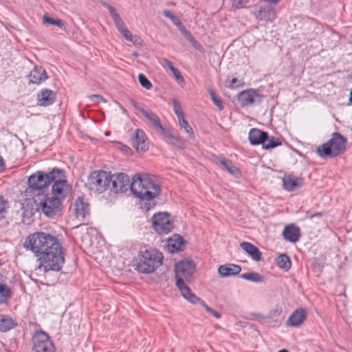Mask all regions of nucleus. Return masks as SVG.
<instances>
[{
	"instance_id": "1",
	"label": "nucleus",
	"mask_w": 352,
	"mask_h": 352,
	"mask_svg": "<svg viewBox=\"0 0 352 352\" xmlns=\"http://www.w3.org/2000/svg\"><path fill=\"white\" fill-rule=\"evenodd\" d=\"M131 189L132 193L142 201H151L158 197L161 188L146 173H139L132 178L123 173L111 175L110 190L114 193H122Z\"/></svg>"
},
{
	"instance_id": "2",
	"label": "nucleus",
	"mask_w": 352,
	"mask_h": 352,
	"mask_svg": "<svg viewBox=\"0 0 352 352\" xmlns=\"http://www.w3.org/2000/svg\"><path fill=\"white\" fill-rule=\"evenodd\" d=\"M61 173L60 169L54 168L48 173L43 171H37L31 175L28 178V187L25 190V196L32 198L47 192L48 191V186L54 179L55 174Z\"/></svg>"
},
{
	"instance_id": "3",
	"label": "nucleus",
	"mask_w": 352,
	"mask_h": 352,
	"mask_svg": "<svg viewBox=\"0 0 352 352\" xmlns=\"http://www.w3.org/2000/svg\"><path fill=\"white\" fill-rule=\"evenodd\" d=\"M64 255L61 244L59 242L55 243L49 250L38 256V265L36 270L43 272L50 270L59 271L65 262Z\"/></svg>"
},
{
	"instance_id": "4",
	"label": "nucleus",
	"mask_w": 352,
	"mask_h": 352,
	"mask_svg": "<svg viewBox=\"0 0 352 352\" xmlns=\"http://www.w3.org/2000/svg\"><path fill=\"white\" fill-rule=\"evenodd\" d=\"M163 254L155 249L140 251L134 260L135 269L142 274L153 272L162 264Z\"/></svg>"
},
{
	"instance_id": "5",
	"label": "nucleus",
	"mask_w": 352,
	"mask_h": 352,
	"mask_svg": "<svg viewBox=\"0 0 352 352\" xmlns=\"http://www.w3.org/2000/svg\"><path fill=\"white\" fill-rule=\"evenodd\" d=\"M195 270V265L188 260H182L175 266L176 286L185 299L191 296V294H194L190 287L186 285V283L190 281Z\"/></svg>"
},
{
	"instance_id": "6",
	"label": "nucleus",
	"mask_w": 352,
	"mask_h": 352,
	"mask_svg": "<svg viewBox=\"0 0 352 352\" xmlns=\"http://www.w3.org/2000/svg\"><path fill=\"white\" fill-rule=\"evenodd\" d=\"M58 241L54 236L40 232L30 234L25 239L23 246L32 251L36 256H39L57 243Z\"/></svg>"
},
{
	"instance_id": "7",
	"label": "nucleus",
	"mask_w": 352,
	"mask_h": 352,
	"mask_svg": "<svg viewBox=\"0 0 352 352\" xmlns=\"http://www.w3.org/2000/svg\"><path fill=\"white\" fill-rule=\"evenodd\" d=\"M346 142L340 133H333L327 142L317 148V153L322 157L338 156L346 151Z\"/></svg>"
},
{
	"instance_id": "8",
	"label": "nucleus",
	"mask_w": 352,
	"mask_h": 352,
	"mask_svg": "<svg viewBox=\"0 0 352 352\" xmlns=\"http://www.w3.org/2000/svg\"><path fill=\"white\" fill-rule=\"evenodd\" d=\"M38 210H41L46 216L52 217L60 210L61 202L58 197L52 194L44 192L33 199Z\"/></svg>"
},
{
	"instance_id": "9",
	"label": "nucleus",
	"mask_w": 352,
	"mask_h": 352,
	"mask_svg": "<svg viewBox=\"0 0 352 352\" xmlns=\"http://www.w3.org/2000/svg\"><path fill=\"white\" fill-rule=\"evenodd\" d=\"M111 175L103 170L93 171L88 177L87 185L95 193L101 194L110 188Z\"/></svg>"
},
{
	"instance_id": "10",
	"label": "nucleus",
	"mask_w": 352,
	"mask_h": 352,
	"mask_svg": "<svg viewBox=\"0 0 352 352\" xmlns=\"http://www.w3.org/2000/svg\"><path fill=\"white\" fill-rule=\"evenodd\" d=\"M34 352H55V347L49 335L43 331H37L32 337Z\"/></svg>"
},
{
	"instance_id": "11",
	"label": "nucleus",
	"mask_w": 352,
	"mask_h": 352,
	"mask_svg": "<svg viewBox=\"0 0 352 352\" xmlns=\"http://www.w3.org/2000/svg\"><path fill=\"white\" fill-rule=\"evenodd\" d=\"M153 227L160 234H168L173 229V222L166 212L155 214L152 218Z\"/></svg>"
},
{
	"instance_id": "12",
	"label": "nucleus",
	"mask_w": 352,
	"mask_h": 352,
	"mask_svg": "<svg viewBox=\"0 0 352 352\" xmlns=\"http://www.w3.org/2000/svg\"><path fill=\"white\" fill-rule=\"evenodd\" d=\"M60 172L61 173L54 175V179L52 182L54 184L52 188V194L60 199L65 198L70 190V186L67 180L63 179L65 176L62 169H60Z\"/></svg>"
},
{
	"instance_id": "13",
	"label": "nucleus",
	"mask_w": 352,
	"mask_h": 352,
	"mask_svg": "<svg viewBox=\"0 0 352 352\" xmlns=\"http://www.w3.org/2000/svg\"><path fill=\"white\" fill-rule=\"evenodd\" d=\"M103 5L109 10L110 14L113 18L115 25L119 32L122 35V36L124 38L129 41L130 38H131L133 34L126 27L124 22L123 21L119 14L117 12L116 10L113 6L107 3H104Z\"/></svg>"
},
{
	"instance_id": "14",
	"label": "nucleus",
	"mask_w": 352,
	"mask_h": 352,
	"mask_svg": "<svg viewBox=\"0 0 352 352\" xmlns=\"http://www.w3.org/2000/svg\"><path fill=\"white\" fill-rule=\"evenodd\" d=\"M238 100L242 107H248L259 103L262 96L254 89H247L238 94Z\"/></svg>"
},
{
	"instance_id": "15",
	"label": "nucleus",
	"mask_w": 352,
	"mask_h": 352,
	"mask_svg": "<svg viewBox=\"0 0 352 352\" xmlns=\"http://www.w3.org/2000/svg\"><path fill=\"white\" fill-rule=\"evenodd\" d=\"M131 144L138 152H145L148 150V141L145 133L141 129H136L131 136Z\"/></svg>"
},
{
	"instance_id": "16",
	"label": "nucleus",
	"mask_w": 352,
	"mask_h": 352,
	"mask_svg": "<svg viewBox=\"0 0 352 352\" xmlns=\"http://www.w3.org/2000/svg\"><path fill=\"white\" fill-rule=\"evenodd\" d=\"M70 210L74 212L77 219H82L89 214V204L85 201L83 197H78L71 206Z\"/></svg>"
},
{
	"instance_id": "17",
	"label": "nucleus",
	"mask_w": 352,
	"mask_h": 352,
	"mask_svg": "<svg viewBox=\"0 0 352 352\" xmlns=\"http://www.w3.org/2000/svg\"><path fill=\"white\" fill-rule=\"evenodd\" d=\"M283 184L285 190L294 191L304 185V180L302 177L287 175L283 178Z\"/></svg>"
},
{
	"instance_id": "18",
	"label": "nucleus",
	"mask_w": 352,
	"mask_h": 352,
	"mask_svg": "<svg viewBox=\"0 0 352 352\" xmlns=\"http://www.w3.org/2000/svg\"><path fill=\"white\" fill-rule=\"evenodd\" d=\"M307 318V311L305 309L295 310L287 319L286 324L289 327H296L300 326Z\"/></svg>"
},
{
	"instance_id": "19",
	"label": "nucleus",
	"mask_w": 352,
	"mask_h": 352,
	"mask_svg": "<svg viewBox=\"0 0 352 352\" xmlns=\"http://www.w3.org/2000/svg\"><path fill=\"white\" fill-rule=\"evenodd\" d=\"M38 104L43 107L53 104L56 100V93L51 89H45L38 94Z\"/></svg>"
},
{
	"instance_id": "20",
	"label": "nucleus",
	"mask_w": 352,
	"mask_h": 352,
	"mask_svg": "<svg viewBox=\"0 0 352 352\" xmlns=\"http://www.w3.org/2000/svg\"><path fill=\"white\" fill-rule=\"evenodd\" d=\"M283 236L287 241L296 243L300 236V228L294 224L288 225L285 227L283 231Z\"/></svg>"
},
{
	"instance_id": "21",
	"label": "nucleus",
	"mask_w": 352,
	"mask_h": 352,
	"mask_svg": "<svg viewBox=\"0 0 352 352\" xmlns=\"http://www.w3.org/2000/svg\"><path fill=\"white\" fill-rule=\"evenodd\" d=\"M255 17L258 21H273L276 18L275 10L267 6L264 8L260 7V9L254 14Z\"/></svg>"
},
{
	"instance_id": "22",
	"label": "nucleus",
	"mask_w": 352,
	"mask_h": 352,
	"mask_svg": "<svg viewBox=\"0 0 352 352\" xmlns=\"http://www.w3.org/2000/svg\"><path fill=\"white\" fill-rule=\"evenodd\" d=\"M240 247L255 261H260L262 258V254L258 248L249 242H242Z\"/></svg>"
},
{
	"instance_id": "23",
	"label": "nucleus",
	"mask_w": 352,
	"mask_h": 352,
	"mask_svg": "<svg viewBox=\"0 0 352 352\" xmlns=\"http://www.w3.org/2000/svg\"><path fill=\"white\" fill-rule=\"evenodd\" d=\"M241 268L239 265L228 263L219 267L218 272L222 277L235 276L240 273Z\"/></svg>"
},
{
	"instance_id": "24",
	"label": "nucleus",
	"mask_w": 352,
	"mask_h": 352,
	"mask_svg": "<svg viewBox=\"0 0 352 352\" xmlns=\"http://www.w3.org/2000/svg\"><path fill=\"white\" fill-rule=\"evenodd\" d=\"M47 79V74L42 67H34L29 75V82L39 84Z\"/></svg>"
},
{
	"instance_id": "25",
	"label": "nucleus",
	"mask_w": 352,
	"mask_h": 352,
	"mask_svg": "<svg viewBox=\"0 0 352 352\" xmlns=\"http://www.w3.org/2000/svg\"><path fill=\"white\" fill-rule=\"evenodd\" d=\"M267 138V133L260 129H252L248 135L250 142L252 145L262 144L263 141Z\"/></svg>"
},
{
	"instance_id": "26",
	"label": "nucleus",
	"mask_w": 352,
	"mask_h": 352,
	"mask_svg": "<svg viewBox=\"0 0 352 352\" xmlns=\"http://www.w3.org/2000/svg\"><path fill=\"white\" fill-rule=\"evenodd\" d=\"M167 248L170 252H177L184 248L182 238L177 234L173 235L167 241Z\"/></svg>"
},
{
	"instance_id": "27",
	"label": "nucleus",
	"mask_w": 352,
	"mask_h": 352,
	"mask_svg": "<svg viewBox=\"0 0 352 352\" xmlns=\"http://www.w3.org/2000/svg\"><path fill=\"white\" fill-rule=\"evenodd\" d=\"M186 300L192 304L199 303L208 313L217 319H219L221 317V315L219 312L208 306L204 300L197 297L195 294H191V296H189V298H188Z\"/></svg>"
},
{
	"instance_id": "28",
	"label": "nucleus",
	"mask_w": 352,
	"mask_h": 352,
	"mask_svg": "<svg viewBox=\"0 0 352 352\" xmlns=\"http://www.w3.org/2000/svg\"><path fill=\"white\" fill-rule=\"evenodd\" d=\"M16 322L12 317L0 315V331L6 332L16 326Z\"/></svg>"
},
{
	"instance_id": "29",
	"label": "nucleus",
	"mask_w": 352,
	"mask_h": 352,
	"mask_svg": "<svg viewBox=\"0 0 352 352\" xmlns=\"http://www.w3.org/2000/svg\"><path fill=\"white\" fill-rule=\"evenodd\" d=\"M218 160L220 164H221L230 175L235 177H239L241 176L239 169L234 166L231 161L225 158H219Z\"/></svg>"
},
{
	"instance_id": "30",
	"label": "nucleus",
	"mask_w": 352,
	"mask_h": 352,
	"mask_svg": "<svg viewBox=\"0 0 352 352\" xmlns=\"http://www.w3.org/2000/svg\"><path fill=\"white\" fill-rule=\"evenodd\" d=\"M276 263L278 267L285 272H287L291 268L292 263L290 258L285 254H280L277 257Z\"/></svg>"
},
{
	"instance_id": "31",
	"label": "nucleus",
	"mask_w": 352,
	"mask_h": 352,
	"mask_svg": "<svg viewBox=\"0 0 352 352\" xmlns=\"http://www.w3.org/2000/svg\"><path fill=\"white\" fill-rule=\"evenodd\" d=\"M12 292L10 287L3 283H0V304L7 302L11 297Z\"/></svg>"
},
{
	"instance_id": "32",
	"label": "nucleus",
	"mask_w": 352,
	"mask_h": 352,
	"mask_svg": "<svg viewBox=\"0 0 352 352\" xmlns=\"http://www.w3.org/2000/svg\"><path fill=\"white\" fill-rule=\"evenodd\" d=\"M180 129L183 130L190 139L195 138L194 131L184 117L178 119Z\"/></svg>"
},
{
	"instance_id": "33",
	"label": "nucleus",
	"mask_w": 352,
	"mask_h": 352,
	"mask_svg": "<svg viewBox=\"0 0 352 352\" xmlns=\"http://www.w3.org/2000/svg\"><path fill=\"white\" fill-rule=\"evenodd\" d=\"M240 277L244 280L254 282V283H262L264 281V278L258 272H249L243 274Z\"/></svg>"
},
{
	"instance_id": "34",
	"label": "nucleus",
	"mask_w": 352,
	"mask_h": 352,
	"mask_svg": "<svg viewBox=\"0 0 352 352\" xmlns=\"http://www.w3.org/2000/svg\"><path fill=\"white\" fill-rule=\"evenodd\" d=\"M280 145H281V142L278 138L274 136L269 137L268 135L262 143L263 148L265 149L274 148Z\"/></svg>"
},
{
	"instance_id": "35",
	"label": "nucleus",
	"mask_w": 352,
	"mask_h": 352,
	"mask_svg": "<svg viewBox=\"0 0 352 352\" xmlns=\"http://www.w3.org/2000/svg\"><path fill=\"white\" fill-rule=\"evenodd\" d=\"M142 113L158 129L161 127V122L157 116L149 111L142 110Z\"/></svg>"
},
{
	"instance_id": "36",
	"label": "nucleus",
	"mask_w": 352,
	"mask_h": 352,
	"mask_svg": "<svg viewBox=\"0 0 352 352\" xmlns=\"http://www.w3.org/2000/svg\"><path fill=\"white\" fill-rule=\"evenodd\" d=\"M43 22L45 24H50L58 26L59 28H62L63 26V23L60 19H54L47 15H44L43 18Z\"/></svg>"
},
{
	"instance_id": "37",
	"label": "nucleus",
	"mask_w": 352,
	"mask_h": 352,
	"mask_svg": "<svg viewBox=\"0 0 352 352\" xmlns=\"http://www.w3.org/2000/svg\"><path fill=\"white\" fill-rule=\"evenodd\" d=\"M163 14L164 16L170 19L173 24L178 27L179 28H180L182 26L181 21L177 17H176L172 12L169 10H164L163 12Z\"/></svg>"
},
{
	"instance_id": "38",
	"label": "nucleus",
	"mask_w": 352,
	"mask_h": 352,
	"mask_svg": "<svg viewBox=\"0 0 352 352\" xmlns=\"http://www.w3.org/2000/svg\"><path fill=\"white\" fill-rule=\"evenodd\" d=\"M168 144H170L179 148H185V142L179 135H175L173 138L170 141H168Z\"/></svg>"
},
{
	"instance_id": "39",
	"label": "nucleus",
	"mask_w": 352,
	"mask_h": 352,
	"mask_svg": "<svg viewBox=\"0 0 352 352\" xmlns=\"http://www.w3.org/2000/svg\"><path fill=\"white\" fill-rule=\"evenodd\" d=\"M138 80L141 86L147 90L151 89L153 87L152 83L147 79V78L143 74H140L138 75Z\"/></svg>"
},
{
	"instance_id": "40",
	"label": "nucleus",
	"mask_w": 352,
	"mask_h": 352,
	"mask_svg": "<svg viewBox=\"0 0 352 352\" xmlns=\"http://www.w3.org/2000/svg\"><path fill=\"white\" fill-rule=\"evenodd\" d=\"M172 102L173 104V111L176 114L178 119H180L184 117V113L182 111V107L179 103V102L176 99H173Z\"/></svg>"
},
{
	"instance_id": "41",
	"label": "nucleus",
	"mask_w": 352,
	"mask_h": 352,
	"mask_svg": "<svg viewBox=\"0 0 352 352\" xmlns=\"http://www.w3.org/2000/svg\"><path fill=\"white\" fill-rule=\"evenodd\" d=\"M157 129L160 131V132L164 135V136L166 138V141H170L172 140L175 135L173 133L172 130L170 129H165L161 124V127H159Z\"/></svg>"
},
{
	"instance_id": "42",
	"label": "nucleus",
	"mask_w": 352,
	"mask_h": 352,
	"mask_svg": "<svg viewBox=\"0 0 352 352\" xmlns=\"http://www.w3.org/2000/svg\"><path fill=\"white\" fill-rule=\"evenodd\" d=\"M282 307L280 305H276L275 307L270 311L269 318H273L280 316L282 314Z\"/></svg>"
},
{
	"instance_id": "43",
	"label": "nucleus",
	"mask_w": 352,
	"mask_h": 352,
	"mask_svg": "<svg viewBox=\"0 0 352 352\" xmlns=\"http://www.w3.org/2000/svg\"><path fill=\"white\" fill-rule=\"evenodd\" d=\"M171 72L179 83L185 82L184 77L182 76L180 72L177 68L175 67Z\"/></svg>"
},
{
	"instance_id": "44",
	"label": "nucleus",
	"mask_w": 352,
	"mask_h": 352,
	"mask_svg": "<svg viewBox=\"0 0 352 352\" xmlns=\"http://www.w3.org/2000/svg\"><path fill=\"white\" fill-rule=\"evenodd\" d=\"M7 204V201L4 200L2 197H0V219L3 217V214L6 212Z\"/></svg>"
},
{
	"instance_id": "45",
	"label": "nucleus",
	"mask_w": 352,
	"mask_h": 352,
	"mask_svg": "<svg viewBox=\"0 0 352 352\" xmlns=\"http://www.w3.org/2000/svg\"><path fill=\"white\" fill-rule=\"evenodd\" d=\"M248 3V0H232V6L236 8L244 7Z\"/></svg>"
},
{
	"instance_id": "46",
	"label": "nucleus",
	"mask_w": 352,
	"mask_h": 352,
	"mask_svg": "<svg viewBox=\"0 0 352 352\" xmlns=\"http://www.w3.org/2000/svg\"><path fill=\"white\" fill-rule=\"evenodd\" d=\"M134 45L140 47L142 45V40L137 35H133L129 40Z\"/></svg>"
},
{
	"instance_id": "47",
	"label": "nucleus",
	"mask_w": 352,
	"mask_h": 352,
	"mask_svg": "<svg viewBox=\"0 0 352 352\" xmlns=\"http://www.w3.org/2000/svg\"><path fill=\"white\" fill-rule=\"evenodd\" d=\"M161 64L163 67L168 68L170 71L175 68L173 63L166 58H163L161 61Z\"/></svg>"
},
{
	"instance_id": "48",
	"label": "nucleus",
	"mask_w": 352,
	"mask_h": 352,
	"mask_svg": "<svg viewBox=\"0 0 352 352\" xmlns=\"http://www.w3.org/2000/svg\"><path fill=\"white\" fill-rule=\"evenodd\" d=\"M179 30H181L182 34L187 41H189L190 39H191V37L193 36L191 34V33L189 31H188L183 25L179 28Z\"/></svg>"
},
{
	"instance_id": "49",
	"label": "nucleus",
	"mask_w": 352,
	"mask_h": 352,
	"mask_svg": "<svg viewBox=\"0 0 352 352\" xmlns=\"http://www.w3.org/2000/svg\"><path fill=\"white\" fill-rule=\"evenodd\" d=\"M213 103L217 106L219 111H222L223 109V105L219 97H216L213 100Z\"/></svg>"
},
{
	"instance_id": "50",
	"label": "nucleus",
	"mask_w": 352,
	"mask_h": 352,
	"mask_svg": "<svg viewBox=\"0 0 352 352\" xmlns=\"http://www.w3.org/2000/svg\"><path fill=\"white\" fill-rule=\"evenodd\" d=\"M89 98L96 102H99L100 101L106 102L105 99L100 95H92L89 96Z\"/></svg>"
},
{
	"instance_id": "51",
	"label": "nucleus",
	"mask_w": 352,
	"mask_h": 352,
	"mask_svg": "<svg viewBox=\"0 0 352 352\" xmlns=\"http://www.w3.org/2000/svg\"><path fill=\"white\" fill-rule=\"evenodd\" d=\"M131 104L138 111L142 113V110H145L138 102L133 100H131Z\"/></svg>"
},
{
	"instance_id": "52",
	"label": "nucleus",
	"mask_w": 352,
	"mask_h": 352,
	"mask_svg": "<svg viewBox=\"0 0 352 352\" xmlns=\"http://www.w3.org/2000/svg\"><path fill=\"white\" fill-rule=\"evenodd\" d=\"M314 212L311 210H307L305 212V218L307 219H313L314 218V215H313Z\"/></svg>"
},
{
	"instance_id": "53",
	"label": "nucleus",
	"mask_w": 352,
	"mask_h": 352,
	"mask_svg": "<svg viewBox=\"0 0 352 352\" xmlns=\"http://www.w3.org/2000/svg\"><path fill=\"white\" fill-rule=\"evenodd\" d=\"M208 92H209V94H210V96L211 97V100H213L216 97H217V96L215 94V93H214V91L213 90L210 89L208 91Z\"/></svg>"
},
{
	"instance_id": "54",
	"label": "nucleus",
	"mask_w": 352,
	"mask_h": 352,
	"mask_svg": "<svg viewBox=\"0 0 352 352\" xmlns=\"http://www.w3.org/2000/svg\"><path fill=\"white\" fill-rule=\"evenodd\" d=\"M192 46H193L195 48H196V49H197V50H200L202 48V47L201 46V45H200V44H199L197 41H195V43H192Z\"/></svg>"
},
{
	"instance_id": "55",
	"label": "nucleus",
	"mask_w": 352,
	"mask_h": 352,
	"mask_svg": "<svg viewBox=\"0 0 352 352\" xmlns=\"http://www.w3.org/2000/svg\"><path fill=\"white\" fill-rule=\"evenodd\" d=\"M4 168V162L3 157L0 155V172Z\"/></svg>"
},
{
	"instance_id": "56",
	"label": "nucleus",
	"mask_w": 352,
	"mask_h": 352,
	"mask_svg": "<svg viewBox=\"0 0 352 352\" xmlns=\"http://www.w3.org/2000/svg\"><path fill=\"white\" fill-rule=\"evenodd\" d=\"M263 1L265 2L270 3H272V4H276L280 1V0H263Z\"/></svg>"
},
{
	"instance_id": "57",
	"label": "nucleus",
	"mask_w": 352,
	"mask_h": 352,
	"mask_svg": "<svg viewBox=\"0 0 352 352\" xmlns=\"http://www.w3.org/2000/svg\"><path fill=\"white\" fill-rule=\"evenodd\" d=\"M313 215H314V217L321 218L323 216V213L322 212H314Z\"/></svg>"
},
{
	"instance_id": "58",
	"label": "nucleus",
	"mask_w": 352,
	"mask_h": 352,
	"mask_svg": "<svg viewBox=\"0 0 352 352\" xmlns=\"http://www.w3.org/2000/svg\"><path fill=\"white\" fill-rule=\"evenodd\" d=\"M237 82V78H233L231 80V87H232Z\"/></svg>"
},
{
	"instance_id": "59",
	"label": "nucleus",
	"mask_w": 352,
	"mask_h": 352,
	"mask_svg": "<svg viewBox=\"0 0 352 352\" xmlns=\"http://www.w3.org/2000/svg\"><path fill=\"white\" fill-rule=\"evenodd\" d=\"M188 41H189L191 44H192V43H195L196 39L192 36V37H191V39H190Z\"/></svg>"
},
{
	"instance_id": "60",
	"label": "nucleus",
	"mask_w": 352,
	"mask_h": 352,
	"mask_svg": "<svg viewBox=\"0 0 352 352\" xmlns=\"http://www.w3.org/2000/svg\"><path fill=\"white\" fill-rule=\"evenodd\" d=\"M349 100H350V102L352 104V90H351V96H350V99H349Z\"/></svg>"
},
{
	"instance_id": "61",
	"label": "nucleus",
	"mask_w": 352,
	"mask_h": 352,
	"mask_svg": "<svg viewBox=\"0 0 352 352\" xmlns=\"http://www.w3.org/2000/svg\"><path fill=\"white\" fill-rule=\"evenodd\" d=\"M278 352H288V351L286 349H282V350L278 351Z\"/></svg>"
},
{
	"instance_id": "62",
	"label": "nucleus",
	"mask_w": 352,
	"mask_h": 352,
	"mask_svg": "<svg viewBox=\"0 0 352 352\" xmlns=\"http://www.w3.org/2000/svg\"><path fill=\"white\" fill-rule=\"evenodd\" d=\"M133 55H134L135 56H138V54H137V53H135Z\"/></svg>"
}]
</instances>
